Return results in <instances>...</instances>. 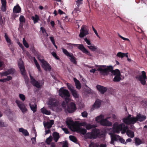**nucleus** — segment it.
Wrapping results in <instances>:
<instances>
[{
  "instance_id": "nucleus-12",
  "label": "nucleus",
  "mask_w": 147,
  "mask_h": 147,
  "mask_svg": "<svg viewBox=\"0 0 147 147\" xmlns=\"http://www.w3.org/2000/svg\"><path fill=\"white\" fill-rule=\"evenodd\" d=\"M141 73L142 74L138 77V79L140 81L141 83L144 85L146 83L145 80L147 79L146 73L144 71H142Z\"/></svg>"
},
{
  "instance_id": "nucleus-16",
  "label": "nucleus",
  "mask_w": 147,
  "mask_h": 147,
  "mask_svg": "<svg viewBox=\"0 0 147 147\" xmlns=\"http://www.w3.org/2000/svg\"><path fill=\"white\" fill-rule=\"evenodd\" d=\"M30 78L31 80V83L33 86L36 87L37 88H39L41 86V85L35 79H34L33 77L30 75Z\"/></svg>"
},
{
  "instance_id": "nucleus-62",
  "label": "nucleus",
  "mask_w": 147,
  "mask_h": 147,
  "mask_svg": "<svg viewBox=\"0 0 147 147\" xmlns=\"http://www.w3.org/2000/svg\"><path fill=\"white\" fill-rule=\"evenodd\" d=\"M1 3L2 4V6H6V1H1Z\"/></svg>"
},
{
  "instance_id": "nucleus-11",
  "label": "nucleus",
  "mask_w": 147,
  "mask_h": 147,
  "mask_svg": "<svg viewBox=\"0 0 147 147\" xmlns=\"http://www.w3.org/2000/svg\"><path fill=\"white\" fill-rule=\"evenodd\" d=\"M76 105L74 103L71 102L67 106V110L69 113H72L74 112L76 109Z\"/></svg>"
},
{
  "instance_id": "nucleus-13",
  "label": "nucleus",
  "mask_w": 147,
  "mask_h": 147,
  "mask_svg": "<svg viewBox=\"0 0 147 147\" xmlns=\"http://www.w3.org/2000/svg\"><path fill=\"white\" fill-rule=\"evenodd\" d=\"M16 102L20 109L23 113H25L27 111L25 106L22 102L19 100H16Z\"/></svg>"
},
{
  "instance_id": "nucleus-6",
  "label": "nucleus",
  "mask_w": 147,
  "mask_h": 147,
  "mask_svg": "<svg viewBox=\"0 0 147 147\" xmlns=\"http://www.w3.org/2000/svg\"><path fill=\"white\" fill-rule=\"evenodd\" d=\"M67 86L68 89L71 92L73 96L75 98H78L79 95L78 93V92L75 89L74 86L69 83H67Z\"/></svg>"
},
{
  "instance_id": "nucleus-41",
  "label": "nucleus",
  "mask_w": 147,
  "mask_h": 147,
  "mask_svg": "<svg viewBox=\"0 0 147 147\" xmlns=\"http://www.w3.org/2000/svg\"><path fill=\"white\" fill-rule=\"evenodd\" d=\"M92 51H95L97 49V47L94 46L93 44L87 46Z\"/></svg>"
},
{
  "instance_id": "nucleus-17",
  "label": "nucleus",
  "mask_w": 147,
  "mask_h": 147,
  "mask_svg": "<svg viewBox=\"0 0 147 147\" xmlns=\"http://www.w3.org/2000/svg\"><path fill=\"white\" fill-rule=\"evenodd\" d=\"M100 124L104 126H110L112 125L111 123L107 119H103L100 121Z\"/></svg>"
},
{
  "instance_id": "nucleus-40",
  "label": "nucleus",
  "mask_w": 147,
  "mask_h": 147,
  "mask_svg": "<svg viewBox=\"0 0 147 147\" xmlns=\"http://www.w3.org/2000/svg\"><path fill=\"white\" fill-rule=\"evenodd\" d=\"M69 138L70 140L72 142L76 143H77V140L76 138L73 136L70 135L69 136Z\"/></svg>"
},
{
  "instance_id": "nucleus-23",
  "label": "nucleus",
  "mask_w": 147,
  "mask_h": 147,
  "mask_svg": "<svg viewBox=\"0 0 147 147\" xmlns=\"http://www.w3.org/2000/svg\"><path fill=\"white\" fill-rule=\"evenodd\" d=\"M74 80L76 88L78 89H80L81 88V86L79 81L76 78H74Z\"/></svg>"
},
{
  "instance_id": "nucleus-56",
  "label": "nucleus",
  "mask_w": 147,
  "mask_h": 147,
  "mask_svg": "<svg viewBox=\"0 0 147 147\" xmlns=\"http://www.w3.org/2000/svg\"><path fill=\"white\" fill-rule=\"evenodd\" d=\"M119 36L120 38H121L122 39H123V40L130 41L129 39L128 38H124L119 34Z\"/></svg>"
},
{
  "instance_id": "nucleus-14",
  "label": "nucleus",
  "mask_w": 147,
  "mask_h": 147,
  "mask_svg": "<svg viewBox=\"0 0 147 147\" xmlns=\"http://www.w3.org/2000/svg\"><path fill=\"white\" fill-rule=\"evenodd\" d=\"M41 62L42 63V66L44 69L45 71H51V67L49 63L46 61L44 59L41 60Z\"/></svg>"
},
{
  "instance_id": "nucleus-31",
  "label": "nucleus",
  "mask_w": 147,
  "mask_h": 147,
  "mask_svg": "<svg viewBox=\"0 0 147 147\" xmlns=\"http://www.w3.org/2000/svg\"><path fill=\"white\" fill-rule=\"evenodd\" d=\"M5 40L8 43V45L9 47H10V45L12 43L11 42V40L8 37L6 33H5Z\"/></svg>"
},
{
  "instance_id": "nucleus-39",
  "label": "nucleus",
  "mask_w": 147,
  "mask_h": 147,
  "mask_svg": "<svg viewBox=\"0 0 147 147\" xmlns=\"http://www.w3.org/2000/svg\"><path fill=\"white\" fill-rule=\"evenodd\" d=\"M135 144L136 145H139L142 143V140L139 138H135Z\"/></svg>"
},
{
  "instance_id": "nucleus-51",
  "label": "nucleus",
  "mask_w": 147,
  "mask_h": 147,
  "mask_svg": "<svg viewBox=\"0 0 147 147\" xmlns=\"http://www.w3.org/2000/svg\"><path fill=\"white\" fill-rule=\"evenodd\" d=\"M84 40L86 42V43L89 46L92 45L91 43L90 42V41L88 40L87 38L84 39Z\"/></svg>"
},
{
  "instance_id": "nucleus-3",
  "label": "nucleus",
  "mask_w": 147,
  "mask_h": 147,
  "mask_svg": "<svg viewBox=\"0 0 147 147\" xmlns=\"http://www.w3.org/2000/svg\"><path fill=\"white\" fill-rule=\"evenodd\" d=\"M107 67V68L104 69L102 68L103 67L98 68L97 70L102 75L107 76L109 74L110 72L112 73V71L113 70V68L111 65Z\"/></svg>"
},
{
  "instance_id": "nucleus-7",
  "label": "nucleus",
  "mask_w": 147,
  "mask_h": 147,
  "mask_svg": "<svg viewBox=\"0 0 147 147\" xmlns=\"http://www.w3.org/2000/svg\"><path fill=\"white\" fill-rule=\"evenodd\" d=\"M89 30L88 27L86 26H82L81 27L80 33L79 35V37L83 38L84 36L89 34Z\"/></svg>"
},
{
  "instance_id": "nucleus-4",
  "label": "nucleus",
  "mask_w": 147,
  "mask_h": 147,
  "mask_svg": "<svg viewBox=\"0 0 147 147\" xmlns=\"http://www.w3.org/2000/svg\"><path fill=\"white\" fill-rule=\"evenodd\" d=\"M112 75L115 76L113 81L114 82H118L121 80V74L119 70L118 69L113 70L111 73Z\"/></svg>"
},
{
  "instance_id": "nucleus-27",
  "label": "nucleus",
  "mask_w": 147,
  "mask_h": 147,
  "mask_svg": "<svg viewBox=\"0 0 147 147\" xmlns=\"http://www.w3.org/2000/svg\"><path fill=\"white\" fill-rule=\"evenodd\" d=\"M101 102L100 100H96L95 102L92 107L94 108H99L100 106Z\"/></svg>"
},
{
  "instance_id": "nucleus-15",
  "label": "nucleus",
  "mask_w": 147,
  "mask_h": 147,
  "mask_svg": "<svg viewBox=\"0 0 147 147\" xmlns=\"http://www.w3.org/2000/svg\"><path fill=\"white\" fill-rule=\"evenodd\" d=\"M137 120L136 117H133L132 118L129 119L125 120H123V122L125 124L129 125L131 124H134L136 123Z\"/></svg>"
},
{
  "instance_id": "nucleus-63",
  "label": "nucleus",
  "mask_w": 147,
  "mask_h": 147,
  "mask_svg": "<svg viewBox=\"0 0 147 147\" xmlns=\"http://www.w3.org/2000/svg\"><path fill=\"white\" fill-rule=\"evenodd\" d=\"M119 140L120 142L122 143H124L125 142V140L122 138H119Z\"/></svg>"
},
{
  "instance_id": "nucleus-5",
  "label": "nucleus",
  "mask_w": 147,
  "mask_h": 147,
  "mask_svg": "<svg viewBox=\"0 0 147 147\" xmlns=\"http://www.w3.org/2000/svg\"><path fill=\"white\" fill-rule=\"evenodd\" d=\"M63 53L67 56L69 57L70 58L69 59L70 61L74 64L76 65L77 64V61L76 60V57L73 56L72 53H69L66 49H65L64 48H61Z\"/></svg>"
},
{
  "instance_id": "nucleus-20",
  "label": "nucleus",
  "mask_w": 147,
  "mask_h": 147,
  "mask_svg": "<svg viewBox=\"0 0 147 147\" xmlns=\"http://www.w3.org/2000/svg\"><path fill=\"white\" fill-rule=\"evenodd\" d=\"M128 54V53H125L121 52H119L117 54V56L121 58H123V57H125L127 58V61H128L130 62L131 61V59L128 58V55H127Z\"/></svg>"
},
{
  "instance_id": "nucleus-61",
  "label": "nucleus",
  "mask_w": 147,
  "mask_h": 147,
  "mask_svg": "<svg viewBox=\"0 0 147 147\" xmlns=\"http://www.w3.org/2000/svg\"><path fill=\"white\" fill-rule=\"evenodd\" d=\"M31 140L32 141V144H34L36 142V138H32L31 139Z\"/></svg>"
},
{
  "instance_id": "nucleus-36",
  "label": "nucleus",
  "mask_w": 147,
  "mask_h": 147,
  "mask_svg": "<svg viewBox=\"0 0 147 147\" xmlns=\"http://www.w3.org/2000/svg\"><path fill=\"white\" fill-rule=\"evenodd\" d=\"M120 136L116 135H112L111 136V141L112 142H114V141H117L118 140V138H119Z\"/></svg>"
},
{
  "instance_id": "nucleus-58",
  "label": "nucleus",
  "mask_w": 147,
  "mask_h": 147,
  "mask_svg": "<svg viewBox=\"0 0 147 147\" xmlns=\"http://www.w3.org/2000/svg\"><path fill=\"white\" fill-rule=\"evenodd\" d=\"M132 117H131V115L130 114H129L127 117H126L124 118L123 119V120H126L128 119H130V118H131Z\"/></svg>"
},
{
  "instance_id": "nucleus-49",
  "label": "nucleus",
  "mask_w": 147,
  "mask_h": 147,
  "mask_svg": "<svg viewBox=\"0 0 147 147\" xmlns=\"http://www.w3.org/2000/svg\"><path fill=\"white\" fill-rule=\"evenodd\" d=\"M4 82H6L7 81H9L11 80L12 79V77L10 76H7V78L3 79Z\"/></svg>"
},
{
  "instance_id": "nucleus-18",
  "label": "nucleus",
  "mask_w": 147,
  "mask_h": 147,
  "mask_svg": "<svg viewBox=\"0 0 147 147\" xmlns=\"http://www.w3.org/2000/svg\"><path fill=\"white\" fill-rule=\"evenodd\" d=\"M15 70L13 68L9 69L6 71L3 72L2 74L3 76H7L9 74H13L15 72Z\"/></svg>"
},
{
  "instance_id": "nucleus-52",
  "label": "nucleus",
  "mask_w": 147,
  "mask_h": 147,
  "mask_svg": "<svg viewBox=\"0 0 147 147\" xmlns=\"http://www.w3.org/2000/svg\"><path fill=\"white\" fill-rule=\"evenodd\" d=\"M82 115L84 117H87L88 116V113L86 111H84L81 113Z\"/></svg>"
},
{
  "instance_id": "nucleus-59",
  "label": "nucleus",
  "mask_w": 147,
  "mask_h": 147,
  "mask_svg": "<svg viewBox=\"0 0 147 147\" xmlns=\"http://www.w3.org/2000/svg\"><path fill=\"white\" fill-rule=\"evenodd\" d=\"M40 29V30L42 31V32L43 33H47L46 30L43 27H41Z\"/></svg>"
},
{
  "instance_id": "nucleus-57",
  "label": "nucleus",
  "mask_w": 147,
  "mask_h": 147,
  "mask_svg": "<svg viewBox=\"0 0 147 147\" xmlns=\"http://www.w3.org/2000/svg\"><path fill=\"white\" fill-rule=\"evenodd\" d=\"M62 129L66 134H68L69 133V131H68V129L67 128H62Z\"/></svg>"
},
{
  "instance_id": "nucleus-25",
  "label": "nucleus",
  "mask_w": 147,
  "mask_h": 147,
  "mask_svg": "<svg viewBox=\"0 0 147 147\" xmlns=\"http://www.w3.org/2000/svg\"><path fill=\"white\" fill-rule=\"evenodd\" d=\"M21 11V8L18 5L14 6L13 9V12L14 13H18Z\"/></svg>"
},
{
  "instance_id": "nucleus-47",
  "label": "nucleus",
  "mask_w": 147,
  "mask_h": 147,
  "mask_svg": "<svg viewBox=\"0 0 147 147\" xmlns=\"http://www.w3.org/2000/svg\"><path fill=\"white\" fill-rule=\"evenodd\" d=\"M52 137L51 136H49L48 138L46 140V142L48 144H50V142H51L52 140Z\"/></svg>"
},
{
  "instance_id": "nucleus-38",
  "label": "nucleus",
  "mask_w": 147,
  "mask_h": 147,
  "mask_svg": "<svg viewBox=\"0 0 147 147\" xmlns=\"http://www.w3.org/2000/svg\"><path fill=\"white\" fill-rule=\"evenodd\" d=\"M127 134L129 137L131 138H133L134 136V132L131 130H127Z\"/></svg>"
},
{
  "instance_id": "nucleus-32",
  "label": "nucleus",
  "mask_w": 147,
  "mask_h": 147,
  "mask_svg": "<svg viewBox=\"0 0 147 147\" xmlns=\"http://www.w3.org/2000/svg\"><path fill=\"white\" fill-rule=\"evenodd\" d=\"M41 111L42 113L47 115H49L51 114V112L50 111L47 110L44 107L41 109Z\"/></svg>"
},
{
  "instance_id": "nucleus-35",
  "label": "nucleus",
  "mask_w": 147,
  "mask_h": 147,
  "mask_svg": "<svg viewBox=\"0 0 147 147\" xmlns=\"http://www.w3.org/2000/svg\"><path fill=\"white\" fill-rule=\"evenodd\" d=\"M32 20H33L34 24L36 23L39 20V16L37 15H35L34 17L32 16Z\"/></svg>"
},
{
  "instance_id": "nucleus-8",
  "label": "nucleus",
  "mask_w": 147,
  "mask_h": 147,
  "mask_svg": "<svg viewBox=\"0 0 147 147\" xmlns=\"http://www.w3.org/2000/svg\"><path fill=\"white\" fill-rule=\"evenodd\" d=\"M68 45H72L74 46H78V48L83 53H85L89 56H92V55L90 53V52L85 48L83 44H75L69 43Z\"/></svg>"
},
{
  "instance_id": "nucleus-42",
  "label": "nucleus",
  "mask_w": 147,
  "mask_h": 147,
  "mask_svg": "<svg viewBox=\"0 0 147 147\" xmlns=\"http://www.w3.org/2000/svg\"><path fill=\"white\" fill-rule=\"evenodd\" d=\"M103 117L104 116L103 115H100L97 117L96 118V121L100 123V121L103 119Z\"/></svg>"
},
{
  "instance_id": "nucleus-34",
  "label": "nucleus",
  "mask_w": 147,
  "mask_h": 147,
  "mask_svg": "<svg viewBox=\"0 0 147 147\" xmlns=\"http://www.w3.org/2000/svg\"><path fill=\"white\" fill-rule=\"evenodd\" d=\"M78 130L79 132L83 135H84L86 134L87 130L85 128L79 127Z\"/></svg>"
},
{
  "instance_id": "nucleus-46",
  "label": "nucleus",
  "mask_w": 147,
  "mask_h": 147,
  "mask_svg": "<svg viewBox=\"0 0 147 147\" xmlns=\"http://www.w3.org/2000/svg\"><path fill=\"white\" fill-rule=\"evenodd\" d=\"M66 124L69 126H73L74 122L73 121L70 120L68 121H67Z\"/></svg>"
},
{
  "instance_id": "nucleus-19",
  "label": "nucleus",
  "mask_w": 147,
  "mask_h": 147,
  "mask_svg": "<svg viewBox=\"0 0 147 147\" xmlns=\"http://www.w3.org/2000/svg\"><path fill=\"white\" fill-rule=\"evenodd\" d=\"M98 90L101 94H104L107 90V88L102 86L100 85H98L96 86Z\"/></svg>"
},
{
  "instance_id": "nucleus-30",
  "label": "nucleus",
  "mask_w": 147,
  "mask_h": 147,
  "mask_svg": "<svg viewBox=\"0 0 147 147\" xmlns=\"http://www.w3.org/2000/svg\"><path fill=\"white\" fill-rule=\"evenodd\" d=\"M97 127V125H92L91 124L87 123L86 126L85 127L86 129L88 130L91 129H92L94 128Z\"/></svg>"
},
{
  "instance_id": "nucleus-54",
  "label": "nucleus",
  "mask_w": 147,
  "mask_h": 147,
  "mask_svg": "<svg viewBox=\"0 0 147 147\" xmlns=\"http://www.w3.org/2000/svg\"><path fill=\"white\" fill-rule=\"evenodd\" d=\"M68 103V102L67 103L65 100L63 101L62 102V104H61L62 107L64 108H66V104H67Z\"/></svg>"
},
{
  "instance_id": "nucleus-43",
  "label": "nucleus",
  "mask_w": 147,
  "mask_h": 147,
  "mask_svg": "<svg viewBox=\"0 0 147 147\" xmlns=\"http://www.w3.org/2000/svg\"><path fill=\"white\" fill-rule=\"evenodd\" d=\"M31 110L33 111L34 113H35L36 111L37 106L36 105H30Z\"/></svg>"
},
{
  "instance_id": "nucleus-24",
  "label": "nucleus",
  "mask_w": 147,
  "mask_h": 147,
  "mask_svg": "<svg viewBox=\"0 0 147 147\" xmlns=\"http://www.w3.org/2000/svg\"><path fill=\"white\" fill-rule=\"evenodd\" d=\"M19 67L21 71V74H23L24 72L25 71V69L24 67L23 64V61L20 62L18 63Z\"/></svg>"
},
{
  "instance_id": "nucleus-29",
  "label": "nucleus",
  "mask_w": 147,
  "mask_h": 147,
  "mask_svg": "<svg viewBox=\"0 0 147 147\" xmlns=\"http://www.w3.org/2000/svg\"><path fill=\"white\" fill-rule=\"evenodd\" d=\"M53 139L56 142H57L59 138V133L56 132H54L53 133Z\"/></svg>"
},
{
  "instance_id": "nucleus-33",
  "label": "nucleus",
  "mask_w": 147,
  "mask_h": 147,
  "mask_svg": "<svg viewBox=\"0 0 147 147\" xmlns=\"http://www.w3.org/2000/svg\"><path fill=\"white\" fill-rule=\"evenodd\" d=\"M33 58L34 62L35 63V65H36V67H37V68L38 69V71L39 72L41 71V70L40 69V66L38 63L37 62V60L36 59L35 57H33Z\"/></svg>"
},
{
  "instance_id": "nucleus-48",
  "label": "nucleus",
  "mask_w": 147,
  "mask_h": 147,
  "mask_svg": "<svg viewBox=\"0 0 147 147\" xmlns=\"http://www.w3.org/2000/svg\"><path fill=\"white\" fill-rule=\"evenodd\" d=\"M82 1H76V4L77 5V7H79L82 5Z\"/></svg>"
},
{
  "instance_id": "nucleus-2",
  "label": "nucleus",
  "mask_w": 147,
  "mask_h": 147,
  "mask_svg": "<svg viewBox=\"0 0 147 147\" xmlns=\"http://www.w3.org/2000/svg\"><path fill=\"white\" fill-rule=\"evenodd\" d=\"M59 94L61 97L65 99L67 103L68 102L69 100V97L70 95L69 91L67 90L61 88L59 90Z\"/></svg>"
},
{
  "instance_id": "nucleus-1",
  "label": "nucleus",
  "mask_w": 147,
  "mask_h": 147,
  "mask_svg": "<svg viewBox=\"0 0 147 147\" xmlns=\"http://www.w3.org/2000/svg\"><path fill=\"white\" fill-rule=\"evenodd\" d=\"M100 131L99 129L94 128L92 130L91 132H88L85 135V137L86 139H95L100 135Z\"/></svg>"
},
{
  "instance_id": "nucleus-22",
  "label": "nucleus",
  "mask_w": 147,
  "mask_h": 147,
  "mask_svg": "<svg viewBox=\"0 0 147 147\" xmlns=\"http://www.w3.org/2000/svg\"><path fill=\"white\" fill-rule=\"evenodd\" d=\"M136 118L137 121H139L141 122L144 121L146 119V117L145 115H141L140 113H138L137 114Z\"/></svg>"
},
{
  "instance_id": "nucleus-26",
  "label": "nucleus",
  "mask_w": 147,
  "mask_h": 147,
  "mask_svg": "<svg viewBox=\"0 0 147 147\" xmlns=\"http://www.w3.org/2000/svg\"><path fill=\"white\" fill-rule=\"evenodd\" d=\"M79 7H77L76 8H74L72 13V14L74 16H77L78 15V12H80L81 11V10Z\"/></svg>"
},
{
  "instance_id": "nucleus-44",
  "label": "nucleus",
  "mask_w": 147,
  "mask_h": 147,
  "mask_svg": "<svg viewBox=\"0 0 147 147\" xmlns=\"http://www.w3.org/2000/svg\"><path fill=\"white\" fill-rule=\"evenodd\" d=\"M8 126L7 124L3 122L2 120H0V127H6Z\"/></svg>"
},
{
  "instance_id": "nucleus-9",
  "label": "nucleus",
  "mask_w": 147,
  "mask_h": 147,
  "mask_svg": "<svg viewBox=\"0 0 147 147\" xmlns=\"http://www.w3.org/2000/svg\"><path fill=\"white\" fill-rule=\"evenodd\" d=\"M48 104L49 108L52 110L53 107H57L58 106V103L55 99L50 98L48 102Z\"/></svg>"
},
{
  "instance_id": "nucleus-50",
  "label": "nucleus",
  "mask_w": 147,
  "mask_h": 147,
  "mask_svg": "<svg viewBox=\"0 0 147 147\" xmlns=\"http://www.w3.org/2000/svg\"><path fill=\"white\" fill-rule=\"evenodd\" d=\"M19 96L20 99L24 101L25 99V97L24 95L22 94H20Z\"/></svg>"
},
{
  "instance_id": "nucleus-53",
  "label": "nucleus",
  "mask_w": 147,
  "mask_h": 147,
  "mask_svg": "<svg viewBox=\"0 0 147 147\" xmlns=\"http://www.w3.org/2000/svg\"><path fill=\"white\" fill-rule=\"evenodd\" d=\"M92 27L93 31H94V32L95 33L96 36L99 38H100L99 36L98 35L97 30L95 29V28H94L93 26H92Z\"/></svg>"
},
{
  "instance_id": "nucleus-37",
  "label": "nucleus",
  "mask_w": 147,
  "mask_h": 147,
  "mask_svg": "<svg viewBox=\"0 0 147 147\" xmlns=\"http://www.w3.org/2000/svg\"><path fill=\"white\" fill-rule=\"evenodd\" d=\"M19 21L20 22V25H22L23 26V23H25L26 22L24 16L22 15L20 16L19 18Z\"/></svg>"
},
{
  "instance_id": "nucleus-28",
  "label": "nucleus",
  "mask_w": 147,
  "mask_h": 147,
  "mask_svg": "<svg viewBox=\"0 0 147 147\" xmlns=\"http://www.w3.org/2000/svg\"><path fill=\"white\" fill-rule=\"evenodd\" d=\"M19 131L22 133L25 136H28L29 134L26 129H24L22 128H21L19 129Z\"/></svg>"
},
{
  "instance_id": "nucleus-60",
  "label": "nucleus",
  "mask_w": 147,
  "mask_h": 147,
  "mask_svg": "<svg viewBox=\"0 0 147 147\" xmlns=\"http://www.w3.org/2000/svg\"><path fill=\"white\" fill-rule=\"evenodd\" d=\"M6 6H2L1 7V9L2 11L5 12L6 10Z\"/></svg>"
},
{
  "instance_id": "nucleus-64",
  "label": "nucleus",
  "mask_w": 147,
  "mask_h": 147,
  "mask_svg": "<svg viewBox=\"0 0 147 147\" xmlns=\"http://www.w3.org/2000/svg\"><path fill=\"white\" fill-rule=\"evenodd\" d=\"M62 147H68V143L65 142L63 144Z\"/></svg>"
},
{
  "instance_id": "nucleus-45",
  "label": "nucleus",
  "mask_w": 147,
  "mask_h": 147,
  "mask_svg": "<svg viewBox=\"0 0 147 147\" xmlns=\"http://www.w3.org/2000/svg\"><path fill=\"white\" fill-rule=\"evenodd\" d=\"M23 43L24 45L25 46V47H26L27 48H28L29 47V45L28 43L26 42L24 38H23Z\"/></svg>"
},
{
  "instance_id": "nucleus-10",
  "label": "nucleus",
  "mask_w": 147,
  "mask_h": 147,
  "mask_svg": "<svg viewBox=\"0 0 147 147\" xmlns=\"http://www.w3.org/2000/svg\"><path fill=\"white\" fill-rule=\"evenodd\" d=\"M125 125L121 123L119 124L117 122L115 123L113 125V130L117 133H119L120 131L122 130L123 127L125 128Z\"/></svg>"
},
{
  "instance_id": "nucleus-55",
  "label": "nucleus",
  "mask_w": 147,
  "mask_h": 147,
  "mask_svg": "<svg viewBox=\"0 0 147 147\" xmlns=\"http://www.w3.org/2000/svg\"><path fill=\"white\" fill-rule=\"evenodd\" d=\"M87 124V123L85 122H83L82 123H79V125L80 126H86V125Z\"/></svg>"
},
{
  "instance_id": "nucleus-21",
  "label": "nucleus",
  "mask_w": 147,
  "mask_h": 147,
  "mask_svg": "<svg viewBox=\"0 0 147 147\" xmlns=\"http://www.w3.org/2000/svg\"><path fill=\"white\" fill-rule=\"evenodd\" d=\"M54 121L53 120H51L50 121H47L46 122H44L43 125L45 127L48 129L50 128L54 124Z\"/></svg>"
}]
</instances>
